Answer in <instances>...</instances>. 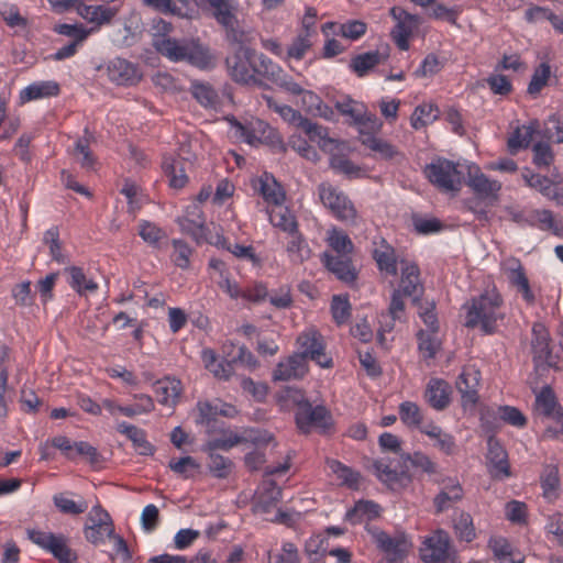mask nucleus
<instances>
[{"mask_svg":"<svg viewBox=\"0 0 563 563\" xmlns=\"http://www.w3.org/2000/svg\"><path fill=\"white\" fill-rule=\"evenodd\" d=\"M55 507L65 515H79L88 509V504L84 499L73 500L66 494H55L53 496Z\"/></svg>","mask_w":563,"mask_h":563,"instance_id":"obj_59","label":"nucleus"},{"mask_svg":"<svg viewBox=\"0 0 563 563\" xmlns=\"http://www.w3.org/2000/svg\"><path fill=\"white\" fill-rule=\"evenodd\" d=\"M208 453V470L216 478H227L233 470V462L214 451H206Z\"/></svg>","mask_w":563,"mask_h":563,"instance_id":"obj_53","label":"nucleus"},{"mask_svg":"<svg viewBox=\"0 0 563 563\" xmlns=\"http://www.w3.org/2000/svg\"><path fill=\"white\" fill-rule=\"evenodd\" d=\"M268 212L269 222L287 234L298 231V222L295 214L283 205L273 207Z\"/></svg>","mask_w":563,"mask_h":563,"instance_id":"obj_40","label":"nucleus"},{"mask_svg":"<svg viewBox=\"0 0 563 563\" xmlns=\"http://www.w3.org/2000/svg\"><path fill=\"white\" fill-rule=\"evenodd\" d=\"M487 467L492 477L505 479L510 475L508 455L503 445L490 437L487 442Z\"/></svg>","mask_w":563,"mask_h":563,"instance_id":"obj_20","label":"nucleus"},{"mask_svg":"<svg viewBox=\"0 0 563 563\" xmlns=\"http://www.w3.org/2000/svg\"><path fill=\"white\" fill-rule=\"evenodd\" d=\"M373 539L377 547L383 551L399 555L406 551L407 544L404 539L400 538H391L386 532L380 530L373 531Z\"/></svg>","mask_w":563,"mask_h":563,"instance_id":"obj_54","label":"nucleus"},{"mask_svg":"<svg viewBox=\"0 0 563 563\" xmlns=\"http://www.w3.org/2000/svg\"><path fill=\"white\" fill-rule=\"evenodd\" d=\"M373 256L380 271L393 276L397 274L395 252L389 245H383L380 249H375Z\"/></svg>","mask_w":563,"mask_h":563,"instance_id":"obj_60","label":"nucleus"},{"mask_svg":"<svg viewBox=\"0 0 563 563\" xmlns=\"http://www.w3.org/2000/svg\"><path fill=\"white\" fill-rule=\"evenodd\" d=\"M534 411L538 416L551 421L543 433L545 439H554L563 434V409L550 386L542 387L536 395Z\"/></svg>","mask_w":563,"mask_h":563,"instance_id":"obj_6","label":"nucleus"},{"mask_svg":"<svg viewBox=\"0 0 563 563\" xmlns=\"http://www.w3.org/2000/svg\"><path fill=\"white\" fill-rule=\"evenodd\" d=\"M440 115V110L434 103H422L415 108L410 125L415 130H421L433 123Z\"/></svg>","mask_w":563,"mask_h":563,"instance_id":"obj_45","label":"nucleus"},{"mask_svg":"<svg viewBox=\"0 0 563 563\" xmlns=\"http://www.w3.org/2000/svg\"><path fill=\"white\" fill-rule=\"evenodd\" d=\"M118 12L119 9L117 7L106 4H86L84 0H80L76 11L82 20L91 24L90 29H96V32H98L103 25L110 24Z\"/></svg>","mask_w":563,"mask_h":563,"instance_id":"obj_16","label":"nucleus"},{"mask_svg":"<svg viewBox=\"0 0 563 563\" xmlns=\"http://www.w3.org/2000/svg\"><path fill=\"white\" fill-rule=\"evenodd\" d=\"M426 399L435 410H443L450 404V386L446 382L432 378L426 389Z\"/></svg>","mask_w":563,"mask_h":563,"instance_id":"obj_34","label":"nucleus"},{"mask_svg":"<svg viewBox=\"0 0 563 563\" xmlns=\"http://www.w3.org/2000/svg\"><path fill=\"white\" fill-rule=\"evenodd\" d=\"M398 415L401 423L409 430H418L421 432L429 421L424 419L423 412L418 404L409 400L399 404Z\"/></svg>","mask_w":563,"mask_h":563,"instance_id":"obj_33","label":"nucleus"},{"mask_svg":"<svg viewBox=\"0 0 563 563\" xmlns=\"http://www.w3.org/2000/svg\"><path fill=\"white\" fill-rule=\"evenodd\" d=\"M244 441V438L239 435L235 432L228 431L224 432L221 437L212 439L208 441L203 445V451H217V450H223L229 451L233 446L242 443Z\"/></svg>","mask_w":563,"mask_h":563,"instance_id":"obj_61","label":"nucleus"},{"mask_svg":"<svg viewBox=\"0 0 563 563\" xmlns=\"http://www.w3.org/2000/svg\"><path fill=\"white\" fill-rule=\"evenodd\" d=\"M216 22L227 31H234L239 24L238 0H202Z\"/></svg>","mask_w":563,"mask_h":563,"instance_id":"obj_15","label":"nucleus"},{"mask_svg":"<svg viewBox=\"0 0 563 563\" xmlns=\"http://www.w3.org/2000/svg\"><path fill=\"white\" fill-rule=\"evenodd\" d=\"M418 347L424 358H433L440 347V341L435 333L420 330L418 332Z\"/></svg>","mask_w":563,"mask_h":563,"instance_id":"obj_63","label":"nucleus"},{"mask_svg":"<svg viewBox=\"0 0 563 563\" xmlns=\"http://www.w3.org/2000/svg\"><path fill=\"white\" fill-rule=\"evenodd\" d=\"M327 466L341 486H345L350 489H358L362 479L360 472L332 459L327 460Z\"/></svg>","mask_w":563,"mask_h":563,"instance_id":"obj_37","label":"nucleus"},{"mask_svg":"<svg viewBox=\"0 0 563 563\" xmlns=\"http://www.w3.org/2000/svg\"><path fill=\"white\" fill-rule=\"evenodd\" d=\"M428 179L444 191H457L461 187V174L456 165L445 158H438L426 167Z\"/></svg>","mask_w":563,"mask_h":563,"instance_id":"obj_10","label":"nucleus"},{"mask_svg":"<svg viewBox=\"0 0 563 563\" xmlns=\"http://www.w3.org/2000/svg\"><path fill=\"white\" fill-rule=\"evenodd\" d=\"M54 32L69 37L73 43L84 44L90 34L96 33V29H88L82 24L60 23L54 26Z\"/></svg>","mask_w":563,"mask_h":563,"instance_id":"obj_52","label":"nucleus"},{"mask_svg":"<svg viewBox=\"0 0 563 563\" xmlns=\"http://www.w3.org/2000/svg\"><path fill=\"white\" fill-rule=\"evenodd\" d=\"M307 372V361L303 360L302 355L294 353L276 365L273 372V378L279 382L299 379L302 378Z\"/></svg>","mask_w":563,"mask_h":563,"instance_id":"obj_23","label":"nucleus"},{"mask_svg":"<svg viewBox=\"0 0 563 563\" xmlns=\"http://www.w3.org/2000/svg\"><path fill=\"white\" fill-rule=\"evenodd\" d=\"M300 129L306 133L311 142L317 143L324 152L332 153L339 147L338 141L329 137L328 131L324 126L319 125L309 119L305 120Z\"/></svg>","mask_w":563,"mask_h":563,"instance_id":"obj_35","label":"nucleus"},{"mask_svg":"<svg viewBox=\"0 0 563 563\" xmlns=\"http://www.w3.org/2000/svg\"><path fill=\"white\" fill-rule=\"evenodd\" d=\"M325 242L334 256H351L354 244L350 236L336 227H332L327 231Z\"/></svg>","mask_w":563,"mask_h":563,"instance_id":"obj_38","label":"nucleus"},{"mask_svg":"<svg viewBox=\"0 0 563 563\" xmlns=\"http://www.w3.org/2000/svg\"><path fill=\"white\" fill-rule=\"evenodd\" d=\"M162 166L166 176L169 178L170 187L183 188L186 185L188 178L179 162L173 157H164Z\"/></svg>","mask_w":563,"mask_h":563,"instance_id":"obj_58","label":"nucleus"},{"mask_svg":"<svg viewBox=\"0 0 563 563\" xmlns=\"http://www.w3.org/2000/svg\"><path fill=\"white\" fill-rule=\"evenodd\" d=\"M191 92L195 99L206 108H213L217 104L218 93L208 84L192 82Z\"/></svg>","mask_w":563,"mask_h":563,"instance_id":"obj_62","label":"nucleus"},{"mask_svg":"<svg viewBox=\"0 0 563 563\" xmlns=\"http://www.w3.org/2000/svg\"><path fill=\"white\" fill-rule=\"evenodd\" d=\"M299 351L297 354L316 362L320 367L329 368L332 366V358L324 352L325 344L323 336L316 329H308L297 338Z\"/></svg>","mask_w":563,"mask_h":563,"instance_id":"obj_11","label":"nucleus"},{"mask_svg":"<svg viewBox=\"0 0 563 563\" xmlns=\"http://www.w3.org/2000/svg\"><path fill=\"white\" fill-rule=\"evenodd\" d=\"M373 467L377 478L393 489L400 485L404 479H408L405 472L393 470L383 460L375 461Z\"/></svg>","mask_w":563,"mask_h":563,"instance_id":"obj_49","label":"nucleus"},{"mask_svg":"<svg viewBox=\"0 0 563 563\" xmlns=\"http://www.w3.org/2000/svg\"><path fill=\"white\" fill-rule=\"evenodd\" d=\"M59 93V85L55 80L34 81L20 91L21 103L55 97Z\"/></svg>","mask_w":563,"mask_h":563,"instance_id":"obj_31","label":"nucleus"},{"mask_svg":"<svg viewBox=\"0 0 563 563\" xmlns=\"http://www.w3.org/2000/svg\"><path fill=\"white\" fill-rule=\"evenodd\" d=\"M519 225L537 227L540 230H554L556 224L552 211L548 209L518 210L510 213Z\"/></svg>","mask_w":563,"mask_h":563,"instance_id":"obj_21","label":"nucleus"},{"mask_svg":"<svg viewBox=\"0 0 563 563\" xmlns=\"http://www.w3.org/2000/svg\"><path fill=\"white\" fill-rule=\"evenodd\" d=\"M500 271L509 285L520 294L522 300L529 306L534 305L536 294L530 286L526 269L520 260L514 256L503 258Z\"/></svg>","mask_w":563,"mask_h":563,"instance_id":"obj_9","label":"nucleus"},{"mask_svg":"<svg viewBox=\"0 0 563 563\" xmlns=\"http://www.w3.org/2000/svg\"><path fill=\"white\" fill-rule=\"evenodd\" d=\"M231 128L236 137L253 146L261 143H274L276 136L274 129L260 119H253L245 124L232 120Z\"/></svg>","mask_w":563,"mask_h":563,"instance_id":"obj_12","label":"nucleus"},{"mask_svg":"<svg viewBox=\"0 0 563 563\" xmlns=\"http://www.w3.org/2000/svg\"><path fill=\"white\" fill-rule=\"evenodd\" d=\"M397 290H401V294L411 297L415 301L421 297L423 286L420 280V271L416 263L401 262V277Z\"/></svg>","mask_w":563,"mask_h":563,"instance_id":"obj_24","label":"nucleus"},{"mask_svg":"<svg viewBox=\"0 0 563 563\" xmlns=\"http://www.w3.org/2000/svg\"><path fill=\"white\" fill-rule=\"evenodd\" d=\"M267 563H299L297 547L291 542H283L279 553H267Z\"/></svg>","mask_w":563,"mask_h":563,"instance_id":"obj_64","label":"nucleus"},{"mask_svg":"<svg viewBox=\"0 0 563 563\" xmlns=\"http://www.w3.org/2000/svg\"><path fill=\"white\" fill-rule=\"evenodd\" d=\"M114 534V523L110 514L101 507L100 504L95 505L87 515L84 526L85 539L95 544H103L107 539H111Z\"/></svg>","mask_w":563,"mask_h":563,"instance_id":"obj_8","label":"nucleus"},{"mask_svg":"<svg viewBox=\"0 0 563 563\" xmlns=\"http://www.w3.org/2000/svg\"><path fill=\"white\" fill-rule=\"evenodd\" d=\"M463 488L459 481L449 478L443 482L441 490L433 499L437 512L450 509L455 503L463 498Z\"/></svg>","mask_w":563,"mask_h":563,"instance_id":"obj_30","label":"nucleus"},{"mask_svg":"<svg viewBox=\"0 0 563 563\" xmlns=\"http://www.w3.org/2000/svg\"><path fill=\"white\" fill-rule=\"evenodd\" d=\"M289 236L290 240L287 243L286 252L290 262L294 264H301L309 260L311 250L306 239L299 233V231L289 234Z\"/></svg>","mask_w":563,"mask_h":563,"instance_id":"obj_44","label":"nucleus"},{"mask_svg":"<svg viewBox=\"0 0 563 563\" xmlns=\"http://www.w3.org/2000/svg\"><path fill=\"white\" fill-rule=\"evenodd\" d=\"M256 188L268 205L278 207L284 203L286 195L275 177L265 173L257 179Z\"/></svg>","mask_w":563,"mask_h":563,"instance_id":"obj_32","label":"nucleus"},{"mask_svg":"<svg viewBox=\"0 0 563 563\" xmlns=\"http://www.w3.org/2000/svg\"><path fill=\"white\" fill-rule=\"evenodd\" d=\"M153 389L161 405L173 408L181 396L183 385L178 378L166 376L156 380Z\"/></svg>","mask_w":563,"mask_h":563,"instance_id":"obj_25","label":"nucleus"},{"mask_svg":"<svg viewBox=\"0 0 563 563\" xmlns=\"http://www.w3.org/2000/svg\"><path fill=\"white\" fill-rule=\"evenodd\" d=\"M282 498V490L272 479H264L255 495L254 509L265 515L271 512Z\"/></svg>","mask_w":563,"mask_h":563,"instance_id":"obj_26","label":"nucleus"},{"mask_svg":"<svg viewBox=\"0 0 563 563\" xmlns=\"http://www.w3.org/2000/svg\"><path fill=\"white\" fill-rule=\"evenodd\" d=\"M43 242L48 246L53 261L58 264H65L67 262V256L63 251L59 240V230L57 227H52L44 232Z\"/></svg>","mask_w":563,"mask_h":563,"instance_id":"obj_55","label":"nucleus"},{"mask_svg":"<svg viewBox=\"0 0 563 563\" xmlns=\"http://www.w3.org/2000/svg\"><path fill=\"white\" fill-rule=\"evenodd\" d=\"M313 36L299 32L286 48V60H301L310 51Z\"/></svg>","mask_w":563,"mask_h":563,"instance_id":"obj_50","label":"nucleus"},{"mask_svg":"<svg viewBox=\"0 0 563 563\" xmlns=\"http://www.w3.org/2000/svg\"><path fill=\"white\" fill-rule=\"evenodd\" d=\"M421 433L433 441V446L445 455H452L456 449V442L454 437L444 431L434 421L429 420L421 430Z\"/></svg>","mask_w":563,"mask_h":563,"instance_id":"obj_29","label":"nucleus"},{"mask_svg":"<svg viewBox=\"0 0 563 563\" xmlns=\"http://www.w3.org/2000/svg\"><path fill=\"white\" fill-rule=\"evenodd\" d=\"M366 23L361 20H349L344 23L327 22L321 26L325 36L339 35L350 41H357L366 33Z\"/></svg>","mask_w":563,"mask_h":563,"instance_id":"obj_27","label":"nucleus"},{"mask_svg":"<svg viewBox=\"0 0 563 563\" xmlns=\"http://www.w3.org/2000/svg\"><path fill=\"white\" fill-rule=\"evenodd\" d=\"M380 55L378 52H366L358 54L351 59L350 68L358 76L363 77L367 71L378 65Z\"/></svg>","mask_w":563,"mask_h":563,"instance_id":"obj_56","label":"nucleus"},{"mask_svg":"<svg viewBox=\"0 0 563 563\" xmlns=\"http://www.w3.org/2000/svg\"><path fill=\"white\" fill-rule=\"evenodd\" d=\"M463 309L465 327L479 328L485 334L494 333L505 318L504 299L495 286L471 298Z\"/></svg>","mask_w":563,"mask_h":563,"instance_id":"obj_2","label":"nucleus"},{"mask_svg":"<svg viewBox=\"0 0 563 563\" xmlns=\"http://www.w3.org/2000/svg\"><path fill=\"white\" fill-rule=\"evenodd\" d=\"M27 537L38 548L51 553L58 563H77L78 555L76 551L69 547V540L66 536L37 529H29Z\"/></svg>","mask_w":563,"mask_h":563,"instance_id":"obj_7","label":"nucleus"},{"mask_svg":"<svg viewBox=\"0 0 563 563\" xmlns=\"http://www.w3.org/2000/svg\"><path fill=\"white\" fill-rule=\"evenodd\" d=\"M330 166L334 172L342 174L350 179L363 178L367 175L366 169L354 164L349 158L336 154L331 155Z\"/></svg>","mask_w":563,"mask_h":563,"instance_id":"obj_47","label":"nucleus"},{"mask_svg":"<svg viewBox=\"0 0 563 563\" xmlns=\"http://www.w3.org/2000/svg\"><path fill=\"white\" fill-rule=\"evenodd\" d=\"M153 46L170 62H187L200 69L214 66V56L210 49L194 40H176L163 34L154 36Z\"/></svg>","mask_w":563,"mask_h":563,"instance_id":"obj_3","label":"nucleus"},{"mask_svg":"<svg viewBox=\"0 0 563 563\" xmlns=\"http://www.w3.org/2000/svg\"><path fill=\"white\" fill-rule=\"evenodd\" d=\"M107 70L109 79L120 86L134 85L142 77L136 65L119 57L109 62Z\"/></svg>","mask_w":563,"mask_h":563,"instance_id":"obj_22","label":"nucleus"},{"mask_svg":"<svg viewBox=\"0 0 563 563\" xmlns=\"http://www.w3.org/2000/svg\"><path fill=\"white\" fill-rule=\"evenodd\" d=\"M450 553V537L443 530H437L427 537L420 548V558L424 563H445Z\"/></svg>","mask_w":563,"mask_h":563,"instance_id":"obj_14","label":"nucleus"},{"mask_svg":"<svg viewBox=\"0 0 563 563\" xmlns=\"http://www.w3.org/2000/svg\"><path fill=\"white\" fill-rule=\"evenodd\" d=\"M404 294H401V290H394L391 295L390 305L388 308L387 314H382L383 319L390 318L391 322H386L385 325H382V328L378 331L379 340L382 341L384 338L385 332H389L394 328V321L401 320L404 312H405V303L402 300Z\"/></svg>","mask_w":563,"mask_h":563,"instance_id":"obj_46","label":"nucleus"},{"mask_svg":"<svg viewBox=\"0 0 563 563\" xmlns=\"http://www.w3.org/2000/svg\"><path fill=\"white\" fill-rule=\"evenodd\" d=\"M321 262L342 283L352 285L356 280L357 272L351 256H334L333 253L325 251L321 255Z\"/></svg>","mask_w":563,"mask_h":563,"instance_id":"obj_18","label":"nucleus"},{"mask_svg":"<svg viewBox=\"0 0 563 563\" xmlns=\"http://www.w3.org/2000/svg\"><path fill=\"white\" fill-rule=\"evenodd\" d=\"M390 15L396 22L391 30V36L400 49L407 51L410 37L420 25V18L417 14L407 12L401 7H393Z\"/></svg>","mask_w":563,"mask_h":563,"instance_id":"obj_13","label":"nucleus"},{"mask_svg":"<svg viewBox=\"0 0 563 563\" xmlns=\"http://www.w3.org/2000/svg\"><path fill=\"white\" fill-rule=\"evenodd\" d=\"M317 194L322 206L339 221L355 224L357 210L347 195L330 183H321Z\"/></svg>","mask_w":563,"mask_h":563,"instance_id":"obj_5","label":"nucleus"},{"mask_svg":"<svg viewBox=\"0 0 563 563\" xmlns=\"http://www.w3.org/2000/svg\"><path fill=\"white\" fill-rule=\"evenodd\" d=\"M467 184L481 199L496 200L501 189L499 181L488 178L479 168L474 173L470 170Z\"/></svg>","mask_w":563,"mask_h":563,"instance_id":"obj_28","label":"nucleus"},{"mask_svg":"<svg viewBox=\"0 0 563 563\" xmlns=\"http://www.w3.org/2000/svg\"><path fill=\"white\" fill-rule=\"evenodd\" d=\"M539 126L540 125L537 120L531 121L527 125L518 126L509 136L507 142L510 153L515 154L521 148H527Z\"/></svg>","mask_w":563,"mask_h":563,"instance_id":"obj_41","label":"nucleus"},{"mask_svg":"<svg viewBox=\"0 0 563 563\" xmlns=\"http://www.w3.org/2000/svg\"><path fill=\"white\" fill-rule=\"evenodd\" d=\"M522 179L530 188L538 190L542 196L548 199L555 200L561 194L559 187L547 176L536 174L526 168L522 172Z\"/></svg>","mask_w":563,"mask_h":563,"instance_id":"obj_36","label":"nucleus"},{"mask_svg":"<svg viewBox=\"0 0 563 563\" xmlns=\"http://www.w3.org/2000/svg\"><path fill=\"white\" fill-rule=\"evenodd\" d=\"M532 350L534 358L549 366L560 367L558 355L553 353L550 346L549 332L542 323H536L532 328Z\"/></svg>","mask_w":563,"mask_h":563,"instance_id":"obj_19","label":"nucleus"},{"mask_svg":"<svg viewBox=\"0 0 563 563\" xmlns=\"http://www.w3.org/2000/svg\"><path fill=\"white\" fill-rule=\"evenodd\" d=\"M68 274L69 286L80 296L95 292L98 289V284L88 278L84 269L78 266H70L65 269Z\"/></svg>","mask_w":563,"mask_h":563,"instance_id":"obj_42","label":"nucleus"},{"mask_svg":"<svg viewBox=\"0 0 563 563\" xmlns=\"http://www.w3.org/2000/svg\"><path fill=\"white\" fill-rule=\"evenodd\" d=\"M231 78L242 85H261L263 79L277 80L282 68L264 54L241 45L227 58Z\"/></svg>","mask_w":563,"mask_h":563,"instance_id":"obj_1","label":"nucleus"},{"mask_svg":"<svg viewBox=\"0 0 563 563\" xmlns=\"http://www.w3.org/2000/svg\"><path fill=\"white\" fill-rule=\"evenodd\" d=\"M481 372L475 365H465L456 379V388L464 406L474 405L478 399Z\"/></svg>","mask_w":563,"mask_h":563,"instance_id":"obj_17","label":"nucleus"},{"mask_svg":"<svg viewBox=\"0 0 563 563\" xmlns=\"http://www.w3.org/2000/svg\"><path fill=\"white\" fill-rule=\"evenodd\" d=\"M117 430L119 433L131 440L135 449H137L141 454L147 455L152 453L153 448L146 440V433L144 430L125 421L118 423Z\"/></svg>","mask_w":563,"mask_h":563,"instance_id":"obj_43","label":"nucleus"},{"mask_svg":"<svg viewBox=\"0 0 563 563\" xmlns=\"http://www.w3.org/2000/svg\"><path fill=\"white\" fill-rule=\"evenodd\" d=\"M198 410L200 413L201 422L211 419L214 416L234 417L238 410L230 404L217 400L214 402H198Z\"/></svg>","mask_w":563,"mask_h":563,"instance_id":"obj_48","label":"nucleus"},{"mask_svg":"<svg viewBox=\"0 0 563 563\" xmlns=\"http://www.w3.org/2000/svg\"><path fill=\"white\" fill-rule=\"evenodd\" d=\"M168 467L184 479L192 478L200 471V464L189 455L170 460Z\"/></svg>","mask_w":563,"mask_h":563,"instance_id":"obj_57","label":"nucleus"},{"mask_svg":"<svg viewBox=\"0 0 563 563\" xmlns=\"http://www.w3.org/2000/svg\"><path fill=\"white\" fill-rule=\"evenodd\" d=\"M139 235L153 249H158L161 246V242L166 239V232L156 223L147 220H140Z\"/></svg>","mask_w":563,"mask_h":563,"instance_id":"obj_51","label":"nucleus"},{"mask_svg":"<svg viewBox=\"0 0 563 563\" xmlns=\"http://www.w3.org/2000/svg\"><path fill=\"white\" fill-rule=\"evenodd\" d=\"M380 510V506L372 500H358L353 508L346 511L345 520L352 525L362 523L377 518Z\"/></svg>","mask_w":563,"mask_h":563,"instance_id":"obj_39","label":"nucleus"},{"mask_svg":"<svg viewBox=\"0 0 563 563\" xmlns=\"http://www.w3.org/2000/svg\"><path fill=\"white\" fill-rule=\"evenodd\" d=\"M280 399L290 401L297 407L296 424L303 433L312 429L325 432L332 426V416L322 405L312 406L300 389L288 387L283 391Z\"/></svg>","mask_w":563,"mask_h":563,"instance_id":"obj_4","label":"nucleus"}]
</instances>
